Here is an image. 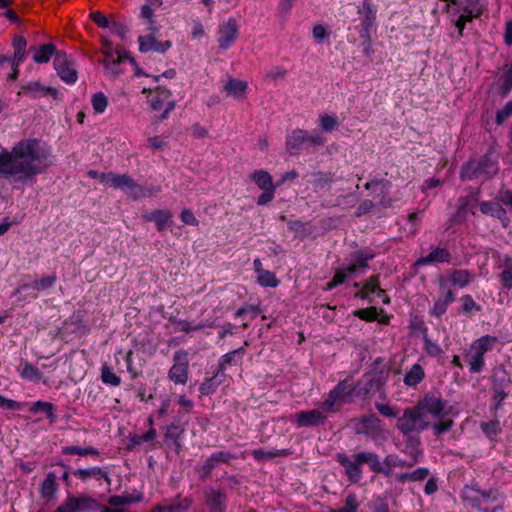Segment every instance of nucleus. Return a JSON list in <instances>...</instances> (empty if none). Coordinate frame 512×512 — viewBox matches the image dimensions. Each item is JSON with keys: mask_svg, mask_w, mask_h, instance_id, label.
I'll return each instance as SVG.
<instances>
[{"mask_svg": "<svg viewBox=\"0 0 512 512\" xmlns=\"http://www.w3.org/2000/svg\"><path fill=\"white\" fill-rule=\"evenodd\" d=\"M50 166L49 153L36 138L17 142L11 151L0 152V175L22 181L41 174Z\"/></svg>", "mask_w": 512, "mask_h": 512, "instance_id": "nucleus-1", "label": "nucleus"}, {"mask_svg": "<svg viewBox=\"0 0 512 512\" xmlns=\"http://www.w3.org/2000/svg\"><path fill=\"white\" fill-rule=\"evenodd\" d=\"M461 499L479 512H498L503 509V497L497 489L481 490L476 485H465Z\"/></svg>", "mask_w": 512, "mask_h": 512, "instance_id": "nucleus-2", "label": "nucleus"}, {"mask_svg": "<svg viewBox=\"0 0 512 512\" xmlns=\"http://www.w3.org/2000/svg\"><path fill=\"white\" fill-rule=\"evenodd\" d=\"M100 181L102 183H109L113 188L124 191L133 200L149 197L161 191L160 187L144 188L127 174H116L113 172L101 174Z\"/></svg>", "mask_w": 512, "mask_h": 512, "instance_id": "nucleus-3", "label": "nucleus"}, {"mask_svg": "<svg viewBox=\"0 0 512 512\" xmlns=\"http://www.w3.org/2000/svg\"><path fill=\"white\" fill-rule=\"evenodd\" d=\"M498 172V155L490 148L477 160L469 161L462 169V178L490 179Z\"/></svg>", "mask_w": 512, "mask_h": 512, "instance_id": "nucleus-4", "label": "nucleus"}, {"mask_svg": "<svg viewBox=\"0 0 512 512\" xmlns=\"http://www.w3.org/2000/svg\"><path fill=\"white\" fill-rule=\"evenodd\" d=\"M431 426L430 417H426L417 404L404 409L397 418L396 427L403 435L420 434Z\"/></svg>", "mask_w": 512, "mask_h": 512, "instance_id": "nucleus-5", "label": "nucleus"}, {"mask_svg": "<svg viewBox=\"0 0 512 512\" xmlns=\"http://www.w3.org/2000/svg\"><path fill=\"white\" fill-rule=\"evenodd\" d=\"M326 138L321 134H309L303 129H294L286 136V151L290 155H298L302 149L322 147Z\"/></svg>", "mask_w": 512, "mask_h": 512, "instance_id": "nucleus-6", "label": "nucleus"}, {"mask_svg": "<svg viewBox=\"0 0 512 512\" xmlns=\"http://www.w3.org/2000/svg\"><path fill=\"white\" fill-rule=\"evenodd\" d=\"M387 377L388 371L384 369L374 368L366 372L356 384V396L365 398L371 393L379 391Z\"/></svg>", "mask_w": 512, "mask_h": 512, "instance_id": "nucleus-7", "label": "nucleus"}, {"mask_svg": "<svg viewBox=\"0 0 512 512\" xmlns=\"http://www.w3.org/2000/svg\"><path fill=\"white\" fill-rule=\"evenodd\" d=\"M417 406L423 414L426 417H430L431 420L448 416L451 411V406L448 405V401L432 392L425 394L424 397L417 402Z\"/></svg>", "mask_w": 512, "mask_h": 512, "instance_id": "nucleus-8", "label": "nucleus"}, {"mask_svg": "<svg viewBox=\"0 0 512 512\" xmlns=\"http://www.w3.org/2000/svg\"><path fill=\"white\" fill-rule=\"evenodd\" d=\"M498 342L495 336L485 335L471 345V356L469 357L468 363L470 372L480 373L484 367V355L488 351L492 350L493 346Z\"/></svg>", "mask_w": 512, "mask_h": 512, "instance_id": "nucleus-9", "label": "nucleus"}, {"mask_svg": "<svg viewBox=\"0 0 512 512\" xmlns=\"http://www.w3.org/2000/svg\"><path fill=\"white\" fill-rule=\"evenodd\" d=\"M100 503L89 496H68L55 512H91L98 511Z\"/></svg>", "mask_w": 512, "mask_h": 512, "instance_id": "nucleus-10", "label": "nucleus"}, {"mask_svg": "<svg viewBox=\"0 0 512 512\" xmlns=\"http://www.w3.org/2000/svg\"><path fill=\"white\" fill-rule=\"evenodd\" d=\"M357 13L360 21V37L369 38L371 30L376 24L377 9L373 6L371 0H363L357 6Z\"/></svg>", "mask_w": 512, "mask_h": 512, "instance_id": "nucleus-11", "label": "nucleus"}, {"mask_svg": "<svg viewBox=\"0 0 512 512\" xmlns=\"http://www.w3.org/2000/svg\"><path fill=\"white\" fill-rule=\"evenodd\" d=\"M336 461L344 468V473L351 483H358L362 478V462L359 461V453L347 455L338 453Z\"/></svg>", "mask_w": 512, "mask_h": 512, "instance_id": "nucleus-12", "label": "nucleus"}, {"mask_svg": "<svg viewBox=\"0 0 512 512\" xmlns=\"http://www.w3.org/2000/svg\"><path fill=\"white\" fill-rule=\"evenodd\" d=\"M54 68L58 76L67 84H74L78 79L74 62L69 58L65 51H60L54 58Z\"/></svg>", "mask_w": 512, "mask_h": 512, "instance_id": "nucleus-13", "label": "nucleus"}, {"mask_svg": "<svg viewBox=\"0 0 512 512\" xmlns=\"http://www.w3.org/2000/svg\"><path fill=\"white\" fill-rule=\"evenodd\" d=\"M174 364L169 370V378L176 384H185L188 379V353L178 350L173 356Z\"/></svg>", "mask_w": 512, "mask_h": 512, "instance_id": "nucleus-14", "label": "nucleus"}, {"mask_svg": "<svg viewBox=\"0 0 512 512\" xmlns=\"http://www.w3.org/2000/svg\"><path fill=\"white\" fill-rule=\"evenodd\" d=\"M171 96V91L163 86H158L155 89V95L150 99V106L153 110L156 111L164 108V111L159 117V120L167 119L170 112L175 108V101L169 100Z\"/></svg>", "mask_w": 512, "mask_h": 512, "instance_id": "nucleus-15", "label": "nucleus"}, {"mask_svg": "<svg viewBox=\"0 0 512 512\" xmlns=\"http://www.w3.org/2000/svg\"><path fill=\"white\" fill-rule=\"evenodd\" d=\"M238 25L234 18L228 19L223 25L220 26L218 32V44L222 50L230 48L235 40L238 38Z\"/></svg>", "mask_w": 512, "mask_h": 512, "instance_id": "nucleus-16", "label": "nucleus"}, {"mask_svg": "<svg viewBox=\"0 0 512 512\" xmlns=\"http://www.w3.org/2000/svg\"><path fill=\"white\" fill-rule=\"evenodd\" d=\"M205 504L210 512H225L227 508V495L221 490L208 488L204 490Z\"/></svg>", "mask_w": 512, "mask_h": 512, "instance_id": "nucleus-17", "label": "nucleus"}, {"mask_svg": "<svg viewBox=\"0 0 512 512\" xmlns=\"http://www.w3.org/2000/svg\"><path fill=\"white\" fill-rule=\"evenodd\" d=\"M326 418L323 412L313 409L296 413L294 422L297 427H317L324 425Z\"/></svg>", "mask_w": 512, "mask_h": 512, "instance_id": "nucleus-18", "label": "nucleus"}, {"mask_svg": "<svg viewBox=\"0 0 512 512\" xmlns=\"http://www.w3.org/2000/svg\"><path fill=\"white\" fill-rule=\"evenodd\" d=\"M72 474L84 482H86L89 478H93L97 481L100 479H104L108 485L111 484V478L109 477L108 471L102 467L76 469L73 470Z\"/></svg>", "mask_w": 512, "mask_h": 512, "instance_id": "nucleus-19", "label": "nucleus"}, {"mask_svg": "<svg viewBox=\"0 0 512 512\" xmlns=\"http://www.w3.org/2000/svg\"><path fill=\"white\" fill-rule=\"evenodd\" d=\"M452 259L451 253L446 248L437 247L428 255L416 260L415 266H423L435 263H449Z\"/></svg>", "mask_w": 512, "mask_h": 512, "instance_id": "nucleus-20", "label": "nucleus"}, {"mask_svg": "<svg viewBox=\"0 0 512 512\" xmlns=\"http://www.w3.org/2000/svg\"><path fill=\"white\" fill-rule=\"evenodd\" d=\"M359 461L362 462V465H368L372 472L389 477V470L384 467V460L381 462L377 454L366 451L359 452Z\"/></svg>", "mask_w": 512, "mask_h": 512, "instance_id": "nucleus-21", "label": "nucleus"}, {"mask_svg": "<svg viewBox=\"0 0 512 512\" xmlns=\"http://www.w3.org/2000/svg\"><path fill=\"white\" fill-rule=\"evenodd\" d=\"M448 1L456 7V12H460V10H466L470 14L474 13V16H481L485 9L483 0H448Z\"/></svg>", "mask_w": 512, "mask_h": 512, "instance_id": "nucleus-22", "label": "nucleus"}, {"mask_svg": "<svg viewBox=\"0 0 512 512\" xmlns=\"http://www.w3.org/2000/svg\"><path fill=\"white\" fill-rule=\"evenodd\" d=\"M21 93H38L41 96H51L53 99H57L59 92L53 87L43 86L40 82L34 81L29 82L21 87Z\"/></svg>", "mask_w": 512, "mask_h": 512, "instance_id": "nucleus-23", "label": "nucleus"}, {"mask_svg": "<svg viewBox=\"0 0 512 512\" xmlns=\"http://www.w3.org/2000/svg\"><path fill=\"white\" fill-rule=\"evenodd\" d=\"M58 491L57 476L54 472L47 473L40 485L41 498L50 500Z\"/></svg>", "mask_w": 512, "mask_h": 512, "instance_id": "nucleus-24", "label": "nucleus"}, {"mask_svg": "<svg viewBox=\"0 0 512 512\" xmlns=\"http://www.w3.org/2000/svg\"><path fill=\"white\" fill-rule=\"evenodd\" d=\"M192 504V500L188 497L180 499L176 503H168L164 501V503L156 505L150 512H184L186 511Z\"/></svg>", "mask_w": 512, "mask_h": 512, "instance_id": "nucleus-25", "label": "nucleus"}, {"mask_svg": "<svg viewBox=\"0 0 512 512\" xmlns=\"http://www.w3.org/2000/svg\"><path fill=\"white\" fill-rule=\"evenodd\" d=\"M59 52L60 51L56 49V46L53 43L43 44L35 50L33 61L38 64L47 63L50 61L52 56L55 58L56 54Z\"/></svg>", "mask_w": 512, "mask_h": 512, "instance_id": "nucleus-26", "label": "nucleus"}, {"mask_svg": "<svg viewBox=\"0 0 512 512\" xmlns=\"http://www.w3.org/2000/svg\"><path fill=\"white\" fill-rule=\"evenodd\" d=\"M455 301V296L452 290H448L444 297L437 299L430 310V314L440 318L447 311L448 306Z\"/></svg>", "mask_w": 512, "mask_h": 512, "instance_id": "nucleus-27", "label": "nucleus"}, {"mask_svg": "<svg viewBox=\"0 0 512 512\" xmlns=\"http://www.w3.org/2000/svg\"><path fill=\"white\" fill-rule=\"evenodd\" d=\"M26 46L27 41L23 36H15L12 41V47L14 49V59L12 66H18L22 63L26 57Z\"/></svg>", "mask_w": 512, "mask_h": 512, "instance_id": "nucleus-28", "label": "nucleus"}, {"mask_svg": "<svg viewBox=\"0 0 512 512\" xmlns=\"http://www.w3.org/2000/svg\"><path fill=\"white\" fill-rule=\"evenodd\" d=\"M480 211L501 221L506 219V211L498 202L485 201L480 204Z\"/></svg>", "mask_w": 512, "mask_h": 512, "instance_id": "nucleus-29", "label": "nucleus"}, {"mask_svg": "<svg viewBox=\"0 0 512 512\" xmlns=\"http://www.w3.org/2000/svg\"><path fill=\"white\" fill-rule=\"evenodd\" d=\"M356 396V385L349 383V379L340 381L330 392V398L339 399L345 396Z\"/></svg>", "mask_w": 512, "mask_h": 512, "instance_id": "nucleus-30", "label": "nucleus"}, {"mask_svg": "<svg viewBox=\"0 0 512 512\" xmlns=\"http://www.w3.org/2000/svg\"><path fill=\"white\" fill-rule=\"evenodd\" d=\"M172 217V214L169 211L164 210H155L150 214L144 215V219L146 221H154L159 232H162L166 229V224L168 220Z\"/></svg>", "mask_w": 512, "mask_h": 512, "instance_id": "nucleus-31", "label": "nucleus"}, {"mask_svg": "<svg viewBox=\"0 0 512 512\" xmlns=\"http://www.w3.org/2000/svg\"><path fill=\"white\" fill-rule=\"evenodd\" d=\"M247 82L230 78L224 86L225 91L236 98L245 97L247 90Z\"/></svg>", "mask_w": 512, "mask_h": 512, "instance_id": "nucleus-32", "label": "nucleus"}, {"mask_svg": "<svg viewBox=\"0 0 512 512\" xmlns=\"http://www.w3.org/2000/svg\"><path fill=\"white\" fill-rule=\"evenodd\" d=\"M454 425V421L447 416H442L441 418H436L431 420L430 428L433 431L434 436L439 437L447 432H449Z\"/></svg>", "mask_w": 512, "mask_h": 512, "instance_id": "nucleus-33", "label": "nucleus"}, {"mask_svg": "<svg viewBox=\"0 0 512 512\" xmlns=\"http://www.w3.org/2000/svg\"><path fill=\"white\" fill-rule=\"evenodd\" d=\"M425 377V372L420 364H414L404 376V384L409 387H415Z\"/></svg>", "mask_w": 512, "mask_h": 512, "instance_id": "nucleus-34", "label": "nucleus"}, {"mask_svg": "<svg viewBox=\"0 0 512 512\" xmlns=\"http://www.w3.org/2000/svg\"><path fill=\"white\" fill-rule=\"evenodd\" d=\"M250 178L261 190L275 187L272 176L265 170H255Z\"/></svg>", "mask_w": 512, "mask_h": 512, "instance_id": "nucleus-35", "label": "nucleus"}, {"mask_svg": "<svg viewBox=\"0 0 512 512\" xmlns=\"http://www.w3.org/2000/svg\"><path fill=\"white\" fill-rule=\"evenodd\" d=\"M375 254L367 249L359 250L355 253V259L352 262L353 265H355L356 270L358 273L364 272L369 268V260H372L374 258Z\"/></svg>", "mask_w": 512, "mask_h": 512, "instance_id": "nucleus-36", "label": "nucleus"}, {"mask_svg": "<svg viewBox=\"0 0 512 512\" xmlns=\"http://www.w3.org/2000/svg\"><path fill=\"white\" fill-rule=\"evenodd\" d=\"M474 278V275L465 269L453 270L450 274V281L460 288L466 287Z\"/></svg>", "mask_w": 512, "mask_h": 512, "instance_id": "nucleus-37", "label": "nucleus"}, {"mask_svg": "<svg viewBox=\"0 0 512 512\" xmlns=\"http://www.w3.org/2000/svg\"><path fill=\"white\" fill-rule=\"evenodd\" d=\"M509 383H511V380L507 376L503 366H499L494 369L492 375V390L505 389Z\"/></svg>", "mask_w": 512, "mask_h": 512, "instance_id": "nucleus-38", "label": "nucleus"}, {"mask_svg": "<svg viewBox=\"0 0 512 512\" xmlns=\"http://www.w3.org/2000/svg\"><path fill=\"white\" fill-rule=\"evenodd\" d=\"M242 354H244V350L243 348H239L223 355L218 365V375H222V377L224 378L227 366L232 365L235 362V357Z\"/></svg>", "mask_w": 512, "mask_h": 512, "instance_id": "nucleus-39", "label": "nucleus"}, {"mask_svg": "<svg viewBox=\"0 0 512 512\" xmlns=\"http://www.w3.org/2000/svg\"><path fill=\"white\" fill-rule=\"evenodd\" d=\"M183 433H184V428L176 423L170 424L167 427V430L165 433V438L170 439L174 442L177 452H179V450L181 449V444H180L179 440Z\"/></svg>", "mask_w": 512, "mask_h": 512, "instance_id": "nucleus-40", "label": "nucleus"}, {"mask_svg": "<svg viewBox=\"0 0 512 512\" xmlns=\"http://www.w3.org/2000/svg\"><path fill=\"white\" fill-rule=\"evenodd\" d=\"M116 52L118 53V57L114 58V55L111 52H105L104 57L101 60V63L106 68H112L122 62H124L126 59H128V54L126 52L121 53L119 48H116Z\"/></svg>", "mask_w": 512, "mask_h": 512, "instance_id": "nucleus-41", "label": "nucleus"}, {"mask_svg": "<svg viewBox=\"0 0 512 512\" xmlns=\"http://www.w3.org/2000/svg\"><path fill=\"white\" fill-rule=\"evenodd\" d=\"M290 454L287 449L265 451L264 449H256L252 452L253 457L256 460L272 459L275 457H285Z\"/></svg>", "mask_w": 512, "mask_h": 512, "instance_id": "nucleus-42", "label": "nucleus"}, {"mask_svg": "<svg viewBox=\"0 0 512 512\" xmlns=\"http://www.w3.org/2000/svg\"><path fill=\"white\" fill-rule=\"evenodd\" d=\"M221 377L222 375H218V373L216 372V374L213 377L206 379L205 382H203L199 387L200 393L202 395H210L214 393L222 381L221 379H219Z\"/></svg>", "mask_w": 512, "mask_h": 512, "instance_id": "nucleus-43", "label": "nucleus"}, {"mask_svg": "<svg viewBox=\"0 0 512 512\" xmlns=\"http://www.w3.org/2000/svg\"><path fill=\"white\" fill-rule=\"evenodd\" d=\"M141 496L133 497L129 494L111 496L108 503L112 506L111 508H119V506L137 503L141 501Z\"/></svg>", "mask_w": 512, "mask_h": 512, "instance_id": "nucleus-44", "label": "nucleus"}, {"mask_svg": "<svg viewBox=\"0 0 512 512\" xmlns=\"http://www.w3.org/2000/svg\"><path fill=\"white\" fill-rule=\"evenodd\" d=\"M156 436V431L153 428H150L147 432L142 435L134 434L130 437V443L127 446V449L131 450L135 446L141 445L143 442L152 441Z\"/></svg>", "mask_w": 512, "mask_h": 512, "instance_id": "nucleus-45", "label": "nucleus"}, {"mask_svg": "<svg viewBox=\"0 0 512 512\" xmlns=\"http://www.w3.org/2000/svg\"><path fill=\"white\" fill-rule=\"evenodd\" d=\"M139 42V50L142 53H146L149 51H155L158 44H160V41H158L155 36L148 35V36H140L138 38Z\"/></svg>", "mask_w": 512, "mask_h": 512, "instance_id": "nucleus-46", "label": "nucleus"}, {"mask_svg": "<svg viewBox=\"0 0 512 512\" xmlns=\"http://www.w3.org/2000/svg\"><path fill=\"white\" fill-rule=\"evenodd\" d=\"M101 379L104 384L114 387L119 386L121 383V378L107 365H104L101 369Z\"/></svg>", "mask_w": 512, "mask_h": 512, "instance_id": "nucleus-47", "label": "nucleus"}, {"mask_svg": "<svg viewBox=\"0 0 512 512\" xmlns=\"http://www.w3.org/2000/svg\"><path fill=\"white\" fill-rule=\"evenodd\" d=\"M258 283L263 287H277L279 285V280L276 275L268 270H264L257 276Z\"/></svg>", "mask_w": 512, "mask_h": 512, "instance_id": "nucleus-48", "label": "nucleus"}, {"mask_svg": "<svg viewBox=\"0 0 512 512\" xmlns=\"http://www.w3.org/2000/svg\"><path fill=\"white\" fill-rule=\"evenodd\" d=\"M32 412H43L46 414L47 418H49L51 421L55 419L54 415V405L50 402H44V401H37L35 402L31 409Z\"/></svg>", "mask_w": 512, "mask_h": 512, "instance_id": "nucleus-49", "label": "nucleus"}, {"mask_svg": "<svg viewBox=\"0 0 512 512\" xmlns=\"http://www.w3.org/2000/svg\"><path fill=\"white\" fill-rule=\"evenodd\" d=\"M462 302L461 312L470 315L472 311H481V306L477 304L471 295H464L460 298Z\"/></svg>", "mask_w": 512, "mask_h": 512, "instance_id": "nucleus-50", "label": "nucleus"}, {"mask_svg": "<svg viewBox=\"0 0 512 512\" xmlns=\"http://www.w3.org/2000/svg\"><path fill=\"white\" fill-rule=\"evenodd\" d=\"M91 102L96 113H103L108 105V99L102 92L93 94Z\"/></svg>", "mask_w": 512, "mask_h": 512, "instance_id": "nucleus-51", "label": "nucleus"}, {"mask_svg": "<svg viewBox=\"0 0 512 512\" xmlns=\"http://www.w3.org/2000/svg\"><path fill=\"white\" fill-rule=\"evenodd\" d=\"M21 376L25 379L37 382L42 379L43 375L39 369L33 366L31 363H26L21 372Z\"/></svg>", "mask_w": 512, "mask_h": 512, "instance_id": "nucleus-52", "label": "nucleus"}, {"mask_svg": "<svg viewBox=\"0 0 512 512\" xmlns=\"http://www.w3.org/2000/svg\"><path fill=\"white\" fill-rule=\"evenodd\" d=\"M354 315L361 320L375 321L378 318V310L376 307H368L364 309H358L354 312Z\"/></svg>", "mask_w": 512, "mask_h": 512, "instance_id": "nucleus-53", "label": "nucleus"}, {"mask_svg": "<svg viewBox=\"0 0 512 512\" xmlns=\"http://www.w3.org/2000/svg\"><path fill=\"white\" fill-rule=\"evenodd\" d=\"M379 278V275H373L363 284V288L368 292V294H384V290L380 288Z\"/></svg>", "mask_w": 512, "mask_h": 512, "instance_id": "nucleus-54", "label": "nucleus"}, {"mask_svg": "<svg viewBox=\"0 0 512 512\" xmlns=\"http://www.w3.org/2000/svg\"><path fill=\"white\" fill-rule=\"evenodd\" d=\"M310 182L319 185L324 186L328 183H331L333 181V174L332 173H325V172H315L311 174Z\"/></svg>", "mask_w": 512, "mask_h": 512, "instance_id": "nucleus-55", "label": "nucleus"}, {"mask_svg": "<svg viewBox=\"0 0 512 512\" xmlns=\"http://www.w3.org/2000/svg\"><path fill=\"white\" fill-rule=\"evenodd\" d=\"M384 467L389 470V476L394 467H407V461L399 459L396 455H387L384 459Z\"/></svg>", "mask_w": 512, "mask_h": 512, "instance_id": "nucleus-56", "label": "nucleus"}, {"mask_svg": "<svg viewBox=\"0 0 512 512\" xmlns=\"http://www.w3.org/2000/svg\"><path fill=\"white\" fill-rule=\"evenodd\" d=\"M57 280L56 275H50L47 277H44L41 280H36L31 284V287L35 290H46L51 288Z\"/></svg>", "mask_w": 512, "mask_h": 512, "instance_id": "nucleus-57", "label": "nucleus"}, {"mask_svg": "<svg viewBox=\"0 0 512 512\" xmlns=\"http://www.w3.org/2000/svg\"><path fill=\"white\" fill-rule=\"evenodd\" d=\"M360 422L367 433L377 430L380 424V420L375 415L364 416Z\"/></svg>", "mask_w": 512, "mask_h": 512, "instance_id": "nucleus-58", "label": "nucleus"}, {"mask_svg": "<svg viewBox=\"0 0 512 512\" xmlns=\"http://www.w3.org/2000/svg\"><path fill=\"white\" fill-rule=\"evenodd\" d=\"M320 126L323 131L331 132L338 127V121L335 116L323 115L320 117Z\"/></svg>", "mask_w": 512, "mask_h": 512, "instance_id": "nucleus-59", "label": "nucleus"}, {"mask_svg": "<svg viewBox=\"0 0 512 512\" xmlns=\"http://www.w3.org/2000/svg\"><path fill=\"white\" fill-rule=\"evenodd\" d=\"M199 330H202V326L201 325H196V324H193L192 322H189L187 320H179L177 322V327H175V331H180V332H185V333H190V332H193V331H199Z\"/></svg>", "mask_w": 512, "mask_h": 512, "instance_id": "nucleus-60", "label": "nucleus"}, {"mask_svg": "<svg viewBox=\"0 0 512 512\" xmlns=\"http://www.w3.org/2000/svg\"><path fill=\"white\" fill-rule=\"evenodd\" d=\"M512 115V101H509L505 106L496 114L497 124H502L506 119Z\"/></svg>", "mask_w": 512, "mask_h": 512, "instance_id": "nucleus-61", "label": "nucleus"}, {"mask_svg": "<svg viewBox=\"0 0 512 512\" xmlns=\"http://www.w3.org/2000/svg\"><path fill=\"white\" fill-rule=\"evenodd\" d=\"M357 496L353 493L348 494L345 499V506L341 508L344 512H357L358 510Z\"/></svg>", "mask_w": 512, "mask_h": 512, "instance_id": "nucleus-62", "label": "nucleus"}, {"mask_svg": "<svg viewBox=\"0 0 512 512\" xmlns=\"http://www.w3.org/2000/svg\"><path fill=\"white\" fill-rule=\"evenodd\" d=\"M500 281L504 288L512 289V266H508L501 272Z\"/></svg>", "mask_w": 512, "mask_h": 512, "instance_id": "nucleus-63", "label": "nucleus"}, {"mask_svg": "<svg viewBox=\"0 0 512 512\" xmlns=\"http://www.w3.org/2000/svg\"><path fill=\"white\" fill-rule=\"evenodd\" d=\"M501 90L503 94H507L512 90V67L502 76Z\"/></svg>", "mask_w": 512, "mask_h": 512, "instance_id": "nucleus-64", "label": "nucleus"}]
</instances>
